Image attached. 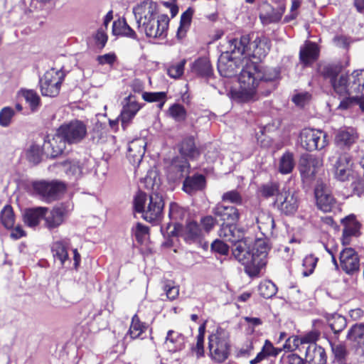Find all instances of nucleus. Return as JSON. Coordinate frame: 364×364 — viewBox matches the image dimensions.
Wrapping results in <instances>:
<instances>
[{
	"mask_svg": "<svg viewBox=\"0 0 364 364\" xmlns=\"http://www.w3.org/2000/svg\"><path fill=\"white\" fill-rule=\"evenodd\" d=\"M142 98L144 101L148 102H159V107L161 109L164 105L166 100V92H144L142 93Z\"/></svg>",
	"mask_w": 364,
	"mask_h": 364,
	"instance_id": "46",
	"label": "nucleus"
},
{
	"mask_svg": "<svg viewBox=\"0 0 364 364\" xmlns=\"http://www.w3.org/2000/svg\"><path fill=\"white\" fill-rule=\"evenodd\" d=\"M258 228L264 235H271L274 228V220L267 212L258 211L256 216Z\"/></svg>",
	"mask_w": 364,
	"mask_h": 364,
	"instance_id": "29",
	"label": "nucleus"
},
{
	"mask_svg": "<svg viewBox=\"0 0 364 364\" xmlns=\"http://www.w3.org/2000/svg\"><path fill=\"white\" fill-rule=\"evenodd\" d=\"M305 358L307 363L311 364H325L326 354L325 350L316 343H310L306 347Z\"/></svg>",
	"mask_w": 364,
	"mask_h": 364,
	"instance_id": "24",
	"label": "nucleus"
},
{
	"mask_svg": "<svg viewBox=\"0 0 364 364\" xmlns=\"http://www.w3.org/2000/svg\"><path fill=\"white\" fill-rule=\"evenodd\" d=\"M155 186L153 184L152 192L148 198L145 193L139 192L134 198L136 211L141 213L142 218L150 223L161 218L164 207L162 194L155 189Z\"/></svg>",
	"mask_w": 364,
	"mask_h": 364,
	"instance_id": "5",
	"label": "nucleus"
},
{
	"mask_svg": "<svg viewBox=\"0 0 364 364\" xmlns=\"http://www.w3.org/2000/svg\"><path fill=\"white\" fill-rule=\"evenodd\" d=\"M335 177L341 181H346L355 177V165L352 156L348 153L339 154L337 156H333L329 158L333 162Z\"/></svg>",
	"mask_w": 364,
	"mask_h": 364,
	"instance_id": "10",
	"label": "nucleus"
},
{
	"mask_svg": "<svg viewBox=\"0 0 364 364\" xmlns=\"http://www.w3.org/2000/svg\"><path fill=\"white\" fill-rule=\"evenodd\" d=\"M184 336L173 330H169L166 337L165 345L168 351L176 353L183 349L185 345Z\"/></svg>",
	"mask_w": 364,
	"mask_h": 364,
	"instance_id": "28",
	"label": "nucleus"
},
{
	"mask_svg": "<svg viewBox=\"0 0 364 364\" xmlns=\"http://www.w3.org/2000/svg\"><path fill=\"white\" fill-rule=\"evenodd\" d=\"M181 235L188 243L200 242L203 236V230L195 221L188 223L182 230Z\"/></svg>",
	"mask_w": 364,
	"mask_h": 364,
	"instance_id": "26",
	"label": "nucleus"
},
{
	"mask_svg": "<svg viewBox=\"0 0 364 364\" xmlns=\"http://www.w3.org/2000/svg\"><path fill=\"white\" fill-rule=\"evenodd\" d=\"M216 223V219L211 215H207L200 220V224L206 232H209L215 227Z\"/></svg>",
	"mask_w": 364,
	"mask_h": 364,
	"instance_id": "59",
	"label": "nucleus"
},
{
	"mask_svg": "<svg viewBox=\"0 0 364 364\" xmlns=\"http://www.w3.org/2000/svg\"><path fill=\"white\" fill-rule=\"evenodd\" d=\"M282 359L286 364H308L306 360H304L295 353L289 354Z\"/></svg>",
	"mask_w": 364,
	"mask_h": 364,
	"instance_id": "62",
	"label": "nucleus"
},
{
	"mask_svg": "<svg viewBox=\"0 0 364 364\" xmlns=\"http://www.w3.org/2000/svg\"><path fill=\"white\" fill-rule=\"evenodd\" d=\"M262 350H264L267 357H276L282 351V349L274 348L272 343L268 340L265 341Z\"/></svg>",
	"mask_w": 364,
	"mask_h": 364,
	"instance_id": "63",
	"label": "nucleus"
},
{
	"mask_svg": "<svg viewBox=\"0 0 364 364\" xmlns=\"http://www.w3.org/2000/svg\"><path fill=\"white\" fill-rule=\"evenodd\" d=\"M46 208H36L28 209L24 213V223L30 228L37 226L43 216L46 215Z\"/></svg>",
	"mask_w": 364,
	"mask_h": 364,
	"instance_id": "31",
	"label": "nucleus"
},
{
	"mask_svg": "<svg viewBox=\"0 0 364 364\" xmlns=\"http://www.w3.org/2000/svg\"><path fill=\"white\" fill-rule=\"evenodd\" d=\"M185 63L186 60H183L181 62L170 65L167 69L168 75L175 79L180 77L183 74Z\"/></svg>",
	"mask_w": 364,
	"mask_h": 364,
	"instance_id": "55",
	"label": "nucleus"
},
{
	"mask_svg": "<svg viewBox=\"0 0 364 364\" xmlns=\"http://www.w3.org/2000/svg\"><path fill=\"white\" fill-rule=\"evenodd\" d=\"M240 68L238 77L240 87L238 89H232L229 95L238 102L255 100L260 83L269 81L271 78L265 77L255 63L238 53H232L230 48L229 51L221 54L218 58V70L221 76L232 77Z\"/></svg>",
	"mask_w": 364,
	"mask_h": 364,
	"instance_id": "1",
	"label": "nucleus"
},
{
	"mask_svg": "<svg viewBox=\"0 0 364 364\" xmlns=\"http://www.w3.org/2000/svg\"><path fill=\"white\" fill-rule=\"evenodd\" d=\"M208 348L211 358L218 363L225 361L229 355L230 345L226 334L217 330L208 337Z\"/></svg>",
	"mask_w": 364,
	"mask_h": 364,
	"instance_id": "7",
	"label": "nucleus"
},
{
	"mask_svg": "<svg viewBox=\"0 0 364 364\" xmlns=\"http://www.w3.org/2000/svg\"><path fill=\"white\" fill-rule=\"evenodd\" d=\"M343 65L340 63L329 64L323 67L322 73L326 77H330L331 81L337 78V75L341 72Z\"/></svg>",
	"mask_w": 364,
	"mask_h": 364,
	"instance_id": "50",
	"label": "nucleus"
},
{
	"mask_svg": "<svg viewBox=\"0 0 364 364\" xmlns=\"http://www.w3.org/2000/svg\"><path fill=\"white\" fill-rule=\"evenodd\" d=\"M323 166V159L312 154H304L299 163V169L303 178H311Z\"/></svg>",
	"mask_w": 364,
	"mask_h": 364,
	"instance_id": "14",
	"label": "nucleus"
},
{
	"mask_svg": "<svg viewBox=\"0 0 364 364\" xmlns=\"http://www.w3.org/2000/svg\"><path fill=\"white\" fill-rule=\"evenodd\" d=\"M334 91L341 97L350 96V82L348 76L341 75L338 78L331 80Z\"/></svg>",
	"mask_w": 364,
	"mask_h": 364,
	"instance_id": "35",
	"label": "nucleus"
},
{
	"mask_svg": "<svg viewBox=\"0 0 364 364\" xmlns=\"http://www.w3.org/2000/svg\"><path fill=\"white\" fill-rule=\"evenodd\" d=\"M213 215L218 218L223 224L236 223L239 221L240 214L239 210L232 205H225L220 203L212 209Z\"/></svg>",
	"mask_w": 364,
	"mask_h": 364,
	"instance_id": "17",
	"label": "nucleus"
},
{
	"mask_svg": "<svg viewBox=\"0 0 364 364\" xmlns=\"http://www.w3.org/2000/svg\"><path fill=\"white\" fill-rule=\"evenodd\" d=\"M284 11L285 5L284 4L274 8L272 5L265 3L261 7L259 18L265 25L277 23L281 20Z\"/></svg>",
	"mask_w": 364,
	"mask_h": 364,
	"instance_id": "21",
	"label": "nucleus"
},
{
	"mask_svg": "<svg viewBox=\"0 0 364 364\" xmlns=\"http://www.w3.org/2000/svg\"><path fill=\"white\" fill-rule=\"evenodd\" d=\"M192 70L201 76H208L212 73V67L208 58H200L193 63Z\"/></svg>",
	"mask_w": 364,
	"mask_h": 364,
	"instance_id": "39",
	"label": "nucleus"
},
{
	"mask_svg": "<svg viewBox=\"0 0 364 364\" xmlns=\"http://www.w3.org/2000/svg\"><path fill=\"white\" fill-rule=\"evenodd\" d=\"M168 16L162 14L139 29L143 31L148 37L159 38L165 35L168 29Z\"/></svg>",
	"mask_w": 364,
	"mask_h": 364,
	"instance_id": "15",
	"label": "nucleus"
},
{
	"mask_svg": "<svg viewBox=\"0 0 364 364\" xmlns=\"http://www.w3.org/2000/svg\"><path fill=\"white\" fill-rule=\"evenodd\" d=\"M341 223L344 226L342 235V243L343 245H348L350 243V237H358L360 235L361 224L357 220L354 215H349L343 218Z\"/></svg>",
	"mask_w": 364,
	"mask_h": 364,
	"instance_id": "22",
	"label": "nucleus"
},
{
	"mask_svg": "<svg viewBox=\"0 0 364 364\" xmlns=\"http://www.w3.org/2000/svg\"><path fill=\"white\" fill-rule=\"evenodd\" d=\"M148 328V325L140 321L139 316L135 314L132 319L129 330V334L133 339L139 338Z\"/></svg>",
	"mask_w": 364,
	"mask_h": 364,
	"instance_id": "38",
	"label": "nucleus"
},
{
	"mask_svg": "<svg viewBox=\"0 0 364 364\" xmlns=\"http://www.w3.org/2000/svg\"><path fill=\"white\" fill-rule=\"evenodd\" d=\"M146 143L144 139L138 138L132 140L128 145L127 157L132 163H139L145 154Z\"/></svg>",
	"mask_w": 364,
	"mask_h": 364,
	"instance_id": "25",
	"label": "nucleus"
},
{
	"mask_svg": "<svg viewBox=\"0 0 364 364\" xmlns=\"http://www.w3.org/2000/svg\"><path fill=\"white\" fill-rule=\"evenodd\" d=\"M64 73L60 70L51 68L47 70L40 79L41 93L44 96L56 97L60 90Z\"/></svg>",
	"mask_w": 364,
	"mask_h": 364,
	"instance_id": "9",
	"label": "nucleus"
},
{
	"mask_svg": "<svg viewBox=\"0 0 364 364\" xmlns=\"http://www.w3.org/2000/svg\"><path fill=\"white\" fill-rule=\"evenodd\" d=\"M249 238L234 245L232 255L245 267V273L250 277L259 274L261 269L267 264V247L264 246L258 253L251 252Z\"/></svg>",
	"mask_w": 364,
	"mask_h": 364,
	"instance_id": "3",
	"label": "nucleus"
},
{
	"mask_svg": "<svg viewBox=\"0 0 364 364\" xmlns=\"http://www.w3.org/2000/svg\"><path fill=\"white\" fill-rule=\"evenodd\" d=\"M331 348L335 357L338 360H342L346 357V349L345 346L342 344H332Z\"/></svg>",
	"mask_w": 364,
	"mask_h": 364,
	"instance_id": "64",
	"label": "nucleus"
},
{
	"mask_svg": "<svg viewBox=\"0 0 364 364\" xmlns=\"http://www.w3.org/2000/svg\"><path fill=\"white\" fill-rule=\"evenodd\" d=\"M319 336L320 334L318 331H312L301 337H290L286 341L284 348L289 350L299 348L301 351V349H305L310 343H316Z\"/></svg>",
	"mask_w": 364,
	"mask_h": 364,
	"instance_id": "19",
	"label": "nucleus"
},
{
	"mask_svg": "<svg viewBox=\"0 0 364 364\" xmlns=\"http://www.w3.org/2000/svg\"><path fill=\"white\" fill-rule=\"evenodd\" d=\"M228 43L232 53H238L248 59L252 57L259 60L267 55L271 48L270 40L264 36H257L250 41L249 36H243L240 39H230Z\"/></svg>",
	"mask_w": 364,
	"mask_h": 364,
	"instance_id": "4",
	"label": "nucleus"
},
{
	"mask_svg": "<svg viewBox=\"0 0 364 364\" xmlns=\"http://www.w3.org/2000/svg\"><path fill=\"white\" fill-rule=\"evenodd\" d=\"M294 154L291 152L284 153L280 159L279 170L283 174H287L292 171L294 167Z\"/></svg>",
	"mask_w": 364,
	"mask_h": 364,
	"instance_id": "43",
	"label": "nucleus"
},
{
	"mask_svg": "<svg viewBox=\"0 0 364 364\" xmlns=\"http://www.w3.org/2000/svg\"><path fill=\"white\" fill-rule=\"evenodd\" d=\"M14 115V110L10 107H5L0 111V125L1 127H8Z\"/></svg>",
	"mask_w": 364,
	"mask_h": 364,
	"instance_id": "57",
	"label": "nucleus"
},
{
	"mask_svg": "<svg viewBox=\"0 0 364 364\" xmlns=\"http://www.w3.org/2000/svg\"><path fill=\"white\" fill-rule=\"evenodd\" d=\"M347 338L357 343L360 347L364 346V324L353 325L348 331Z\"/></svg>",
	"mask_w": 364,
	"mask_h": 364,
	"instance_id": "37",
	"label": "nucleus"
},
{
	"mask_svg": "<svg viewBox=\"0 0 364 364\" xmlns=\"http://www.w3.org/2000/svg\"><path fill=\"white\" fill-rule=\"evenodd\" d=\"M96 60L100 65H109L112 66L117 60V55L114 53H109L102 55H98Z\"/></svg>",
	"mask_w": 364,
	"mask_h": 364,
	"instance_id": "58",
	"label": "nucleus"
},
{
	"mask_svg": "<svg viewBox=\"0 0 364 364\" xmlns=\"http://www.w3.org/2000/svg\"><path fill=\"white\" fill-rule=\"evenodd\" d=\"M279 191V186L277 183H269L262 186L261 192L264 197H270L277 194Z\"/></svg>",
	"mask_w": 364,
	"mask_h": 364,
	"instance_id": "61",
	"label": "nucleus"
},
{
	"mask_svg": "<svg viewBox=\"0 0 364 364\" xmlns=\"http://www.w3.org/2000/svg\"><path fill=\"white\" fill-rule=\"evenodd\" d=\"M122 105L119 119L124 128L132 122L137 112L142 107V105L136 101L135 97L132 95H129L124 99Z\"/></svg>",
	"mask_w": 364,
	"mask_h": 364,
	"instance_id": "16",
	"label": "nucleus"
},
{
	"mask_svg": "<svg viewBox=\"0 0 364 364\" xmlns=\"http://www.w3.org/2000/svg\"><path fill=\"white\" fill-rule=\"evenodd\" d=\"M314 195L318 209L325 213L332 211L336 205V200L331 195L328 186L322 181H317L314 189Z\"/></svg>",
	"mask_w": 364,
	"mask_h": 364,
	"instance_id": "13",
	"label": "nucleus"
},
{
	"mask_svg": "<svg viewBox=\"0 0 364 364\" xmlns=\"http://www.w3.org/2000/svg\"><path fill=\"white\" fill-rule=\"evenodd\" d=\"M42 150L38 145H32L27 152V159L33 164H37L41 161Z\"/></svg>",
	"mask_w": 364,
	"mask_h": 364,
	"instance_id": "54",
	"label": "nucleus"
},
{
	"mask_svg": "<svg viewBox=\"0 0 364 364\" xmlns=\"http://www.w3.org/2000/svg\"><path fill=\"white\" fill-rule=\"evenodd\" d=\"M328 324L332 331L335 334H337L346 328L347 322L344 316L339 314H334L328 318Z\"/></svg>",
	"mask_w": 364,
	"mask_h": 364,
	"instance_id": "44",
	"label": "nucleus"
},
{
	"mask_svg": "<svg viewBox=\"0 0 364 364\" xmlns=\"http://www.w3.org/2000/svg\"><path fill=\"white\" fill-rule=\"evenodd\" d=\"M274 204L282 213L287 215H292L299 208L298 193L295 191L282 190L277 194Z\"/></svg>",
	"mask_w": 364,
	"mask_h": 364,
	"instance_id": "12",
	"label": "nucleus"
},
{
	"mask_svg": "<svg viewBox=\"0 0 364 364\" xmlns=\"http://www.w3.org/2000/svg\"><path fill=\"white\" fill-rule=\"evenodd\" d=\"M192 17V11L187 10L181 17V24L178 29L177 36L182 38L186 31V28L190 25Z\"/></svg>",
	"mask_w": 364,
	"mask_h": 364,
	"instance_id": "53",
	"label": "nucleus"
},
{
	"mask_svg": "<svg viewBox=\"0 0 364 364\" xmlns=\"http://www.w3.org/2000/svg\"><path fill=\"white\" fill-rule=\"evenodd\" d=\"M326 138L327 134L320 129L306 128L300 132L299 143L307 151L321 150L328 144Z\"/></svg>",
	"mask_w": 364,
	"mask_h": 364,
	"instance_id": "8",
	"label": "nucleus"
},
{
	"mask_svg": "<svg viewBox=\"0 0 364 364\" xmlns=\"http://www.w3.org/2000/svg\"><path fill=\"white\" fill-rule=\"evenodd\" d=\"M24 189L28 191L33 190L35 193L41 196L46 200L52 201L57 200L64 193L65 186L63 183L57 181L50 182L26 181H24Z\"/></svg>",
	"mask_w": 364,
	"mask_h": 364,
	"instance_id": "6",
	"label": "nucleus"
},
{
	"mask_svg": "<svg viewBox=\"0 0 364 364\" xmlns=\"http://www.w3.org/2000/svg\"><path fill=\"white\" fill-rule=\"evenodd\" d=\"M112 32L117 36H122L132 39L137 38L136 32L128 25L124 18H119L114 21Z\"/></svg>",
	"mask_w": 364,
	"mask_h": 364,
	"instance_id": "32",
	"label": "nucleus"
},
{
	"mask_svg": "<svg viewBox=\"0 0 364 364\" xmlns=\"http://www.w3.org/2000/svg\"><path fill=\"white\" fill-rule=\"evenodd\" d=\"M348 77L351 95L364 92V70H355Z\"/></svg>",
	"mask_w": 364,
	"mask_h": 364,
	"instance_id": "34",
	"label": "nucleus"
},
{
	"mask_svg": "<svg viewBox=\"0 0 364 364\" xmlns=\"http://www.w3.org/2000/svg\"><path fill=\"white\" fill-rule=\"evenodd\" d=\"M259 293L264 299H269L274 296L277 291L276 285L269 280H266L259 285Z\"/></svg>",
	"mask_w": 364,
	"mask_h": 364,
	"instance_id": "47",
	"label": "nucleus"
},
{
	"mask_svg": "<svg viewBox=\"0 0 364 364\" xmlns=\"http://www.w3.org/2000/svg\"><path fill=\"white\" fill-rule=\"evenodd\" d=\"M52 252L54 258L58 259L61 264H64L65 262L68 259V254L65 245L62 241H56L53 242Z\"/></svg>",
	"mask_w": 364,
	"mask_h": 364,
	"instance_id": "42",
	"label": "nucleus"
},
{
	"mask_svg": "<svg viewBox=\"0 0 364 364\" xmlns=\"http://www.w3.org/2000/svg\"><path fill=\"white\" fill-rule=\"evenodd\" d=\"M211 248L213 251L221 255H226L229 252V247L224 242L216 240L211 244Z\"/></svg>",
	"mask_w": 364,
	"mask_h": 364,
	"instance_id": "60",
	"label": "nucleus"
},
{
	"mask_svg": "<svg viewBox=\"0 0 364 364\" xmlns=\"http://www.w3.org/2000/svg\"><path fill=\"white\" fill-rule=\"evenodd\" d=\"M158 5L152 0H144L133 8L138 28L158 17Z\"/></svg>",
	"mask_w": 364,
	"mask_h": 364,
	"instance_id": "11",
	"label": "nucleus"
},
{
	"mask_svg": "<svg viewBox=\"0 0 364 364\" xmlns=\"http://www.w3.org/2000/svg\"><path fill=\"white\" fill-rule=\"evenodd\" d=\"M318 262V258L313 255L306 256L303 260V267L304 270L303 272V274L305 277L309 276L311 274L314 269L316 266Z\"/></svg>",
	"mask_w": 364,
	"mask_h": 364,
	"instance_id": "51",
	"label": "nucleus"
},
{
	"mask_svg": "<svg viewBox=\"0 0 364 364\" xmlns=\"http://www.w3.org/2000/svg\"><path fill=\"white\" fill-rule=\"evenodd\" d=\"M46 225L49 228L60 225L63 220V213L60 208H53L45 218Z\"/></svg>",
	"mask_w": 364,
	"mask_h": 364,
	"instance_id": "41",
	"label": "nucleus"
},
{
	"mask_svg": "<svg viewBox=\"0 0 364 364\" xmlns=\"http://www.w3.org/2000/svg\"><path fill=\"white\" fill-rule=\"evenodd\" d=\"M0 221L6 229L14 228L15 215L12 207L10 205H5L0 212Z\"/></svg>",
	"mask_w": 364,
	"mask_h": 364,
	"instance_id": "40",
	"label": "nucleus"
},
{
	"mask_svg": "<svg viewBox=\"0 0 364 364\" xmlns=\"http://www.w3.org/2000/svg\"><path fill=\"white\" fill-rule=\"evenodd\" d=\"M222 200L229 202L237 205L242 204L243 198L241 193L237 190H232L224 193L222 196Z\"/></svg>",
	"mask_w": 364,
	"mask_h": 364,
	"instance_id": "49",
	"label": "nucleus"
},
{
	"mask_svg": "<svg viewBox=\"0 0 364 364\" xmlns=\"http://www.w3.org/2000/svg\"><path fill=\"white\" fill-rule=\"evenodd\" d=\"M340 265L347 274H353L358 271L360 267L358 255L352 248H346L340 253Z\"/></svg>",
	"mask_w": 364,
	"mask_h": 364,
	"instance_id": "20",
	"label": "nucleus"
},
{
	"mask_svg": "<svg viewBox=\"0 0 364 364\" xmlns=\"http://www.w3.org/2000/svg\"><path fill=\"white\" fill-rule=\"evenodd\" d=\"M358 139L356 130L352 127H346L337 131L335 136L336 144L343 149H350Z\"/></svg>",
	"mask_w": 364,
	"mask_h": 364,
	"instance_id": "23",
	"label": "nucleus"
},
{
	"mask_svg": "<svg viewBox=\"0 0 364 364\" xmlns=\"http://www.w3.org/2000/svg\"><path fill=\"white\" fill-rule=\"evenodd\" d=\"M168 114L176 122H183L186 119L187 112L185 107L180 104H173L168 110Z\"/></svg>",
	"mask_w": 364,
	"mask_h": 364,
	"instance_id": "48",
	"label": "nucleus"
},
{
	"mask_svg": "<svg viewBox=\"0 0 364 364\" xmlns=\"http://www.w3.org/2000/svg\"><path fill=\"white\" fill-rule=\"evenodd\" d=\"M179 151L183 156L191 159L196 158L199 155V151L196 147L193 136L187 137L182 141Z\"/></svg>",
	"mask_w": 364,
	"mask_h": 364,
	"instance_id": "36",
	"label": "nucleus"
},
{
	"mask_svg": "<svg viewBox=\"0 0 364 364\" xmlns=\"http://www.w3.org/2000/svg\"><path fill=\"white\" fill-rule=\"evenodd\" d=\"M205 328V323H203L199 326L198 334L196 337V344L191 348L192 351L196 353L197 358L202 357L204 355V337Z\"/></svg>",
	"mask_w": 364,
	"mask_h": 364,
	"instance_id": "45",
	"label": "nucleus"
},
{
	"mask_svg": "<svg viewBox=\"0 0 364 364\" xmlns=\"http://www.w3.org/2000/svg\"><path fill=\"white\" fill-rule=\"evenodd\" d=\"M236 223L222 224L219 230V236L224 240L230 242L233 245L240 242L245 239V230L243 228L237 227Z\"/></svg>",
	"mask_w": 364,
	"mask_h": 364,
	"instance_id": "18",
	"label": "nucleus"
},
{
	"mask_svg": "<svg viewBox=\"0 0 364 364\" xmlns=\"http://www.w3.org/2000/svg\"><path fill=\"white\" fill-rule=\"evenodd\" d=\"M132 231L136 240L139 243H143L146 236L149 235L148 227L140 223H136V226L132 228Z\"/></svg>",
	"mask_w": 364,
	"mask_h": 364,
	"instance_id": "52",
	"label": "nucleus"
},
{
	"mask_svg": "<svg viewBox=\"0 0 364 364\" xmlns=\"http://www.w3.org/2000/svg\"><path fill=\"white\" fill-rule=\"evenodd\" d=\"M185 210L177 203H172L170 204L168 215L172 220H181L185 217Z\"/></svg>",
	"mask_w": 364,
	"mask_h": 364,
	"instance_id": "56",
	"label": "nucleus"
},
{
	"mask_svg": "<svg viewBox=\"0 0 364 364\" xmlns=\"http://www.w3.org/2000/svg\"><path fill=\"white\" fill-rule=\"evenodd\" d=\"M205 177L203 175H195L192 177H187L183 185V189L188 194L202 189L205 186Z\"/></svg>",
	"mask_w": 364,
	"mask_h": 364,
	"instance_id": "33",
	"label": "nucleus"
},
{
	"mask_svg": "<svg viewBox=\"0 0 364 364\" xmlns=\"http://www.w3.org/2000/svg\"><path fill=\"white\" fill-rule=\"evenodd\" d=\"M318 54L319 50L317 45L307 42L300 49L299 58L302 63L309 65L317 60Z\"/></svg>",
	"mask_w": 364,
	"mask_h": 364,
	"instance_id": "27",
	"label": "nucleus"
},
{
	"mask_svg": "<svg viewBox=\"0 0 364 364\" xmlns=\"http://www.w3.org/2000/svg\"><path fill=\"white\" fill-rule=\"evenodd\" d=\"M87 135V127L80 120H73L64 123L56 130L55 134L46 141L45 149H51L50 156L54 158L63 154L66 144H73L80 142Z\"/></svg>",
	"mask_w": 364,
	"mask_h": 364,
	"instance_id": "2",
	"label": "nucleus"
},
{
	"mask_svg": "<svg viewBox=\"0 0 364 364\" xmlns=\"http://www.w3.org/2000/svg\"><path fill=\"white\" fill-rule=\"evenodd\" d=\"M25 109L28 114L35 113L41 106V99L38 92L33 90H24Z\"/></svg>",
	"mask_w": 364,
	"mask_h": 364,
	"instance_id": "30",
	"label": "nucleus"
}]
</instances>
